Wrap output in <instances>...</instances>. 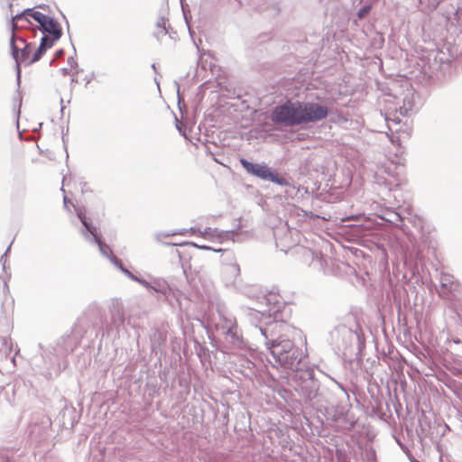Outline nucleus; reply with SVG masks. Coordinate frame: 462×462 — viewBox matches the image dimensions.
Segmentation results:
<instances>
[{"instance_id": "nucleus-12", "label": "nucleus", "mask_w": 462, "mask_h": 462, "mask_svg": "<svg viewBox=\"0 0 462 462\" xmlns=\"http://www.w3.org/2000/svg\"><path fill=\"white\" fill-rule=\"evenodd\" d=\"M370 11V7H363L358 12V17L363 18L365 14H367Z\"/></svg>"}, {"instance_id": "nucleus-14", "label": "nucleus", "mask_w": 462, "mask_h": 462, "mask_svg": "<svg viewBox=\"0 0 462 462\" xmlns=\"http://www.w3.org/2000/svg\"><path fill=\"white\" fill-rule=\"evenodd\" d=\"M69 202V199L67 197H64V205L67 207V203Z\"/></svg>"}, {"instance_id": "nucleus-7", "label": "nucleus", "mask_w": 462, "mask_h": 462, "mask_svg": "<svg viewBox=\"0 0 462 462\" xmlns=\"http://www.w3.org/2000/svg\"><path fill=\"white\" fill-rule=\"evenodd\" d=\"M269 303L273 302L274 307L270 308L267 311V316L273 318L274 322L282 320V310L285 308L284 303L278 299L275 294H269L266 298Z\"/></svg>"}, {"instance_id": "nucleus-5", "label": "nucleus", "mask_w": 462, "mask_h": 462, "mask_svg": "<svg viewBox=\"0 0 462 462\" xmlns=\"http://www.w3.org/2000/svg\"><path fill=\"white\" fill-rule=\"evenodd\" d=\"M300 125L310 122H317L326 118L328 115L327 106L318 103L299 102Z\"/></svg>"}, {"instance_id": "nucleus-13", "label": "nucleus", "mask_w": 462, "mask_h": 462, "mask_svg": "<svg viewBox=\"0 0 462 462\" xmlns=\"http://www.w3.org/2000/svg\"><path fill=\"white\" fill-rule=\"evenodd\" d=\"M102 245H103L102 249H101V247H99L100 251L102 252V254L107 255L108 251H110L109 247L106 245H105L103 242H102ZM98 246H100V245H98Z\"/></svg>"}, {"instance_id": "nucleus-4", "label": "nucleus", "mask_w": 462, "mask_h": 462, "mask_svg": "<svg viewBox=\"0 0 462 462\" xmlns=\"http://www.w3.org/2000/svg\"><path fill=\"white\" fill-rule=\"evenodd\" d=\"M273 122L286 126L300 125L299 102H286L277 106L272 115Z\"/></svg>"}, {"instance_id": "nucleus-1", "label": "nucleus", "mask_w": 462, "mask_h": 462, "mask_svg": "<svg viewBox=\"0 0 462 462\" xmlns=\"http://www.w3.org/2000/svg\"><path fill=\"white\" fill-rule=\"evenodd\" d=\"M52 46V41L48 37H42L38 48L32 43H26L23 39H15L14 36L11 41L12 54L17 62V65H31L39 60L42 53Z\"/></svg>"}, {"instance_id": "nucleus-9", "label": "nucleus", "mask_w": 462, "mask_h": 462, "mask_svg": "<svg viewBox=\"0 0 462 462\" xmlns=\"http://www.w3.org/2000/svg\"><path fill=\"white\" fill-rule=\"evenodd\" d=\"M61 72L63 73V75H69V80L71 82H73L75 79V76L78 74V67H77L75 60L73 59H71V62L69 63V68L62 69Z\"/></svg>"}, {"instance_id": "nucleus-3", "label": "nucleus", "mask_w": 462, "mask_h": 462, "mask_svg": "<svg viewBox=\"0 0 462 462\" xmlns=\"http://www.w3.org/2000/svg\"><path fill=\"white\" fill-rule=\"evenodd\" d=\"M268 347L275 360L285 368H292L299 359V351L289 339L273 340Z\"/></svg>"}, {"instance_id": "nucleus-2", "label": "nucleus", "mask_w": 462, "mask_h": 462, "mask_svg": "<svg viewBox=\"0 0 462 462\" xmlns=\"http://www.w3.org/2000/svg\"><path fill=\"white\" fill-rule=\"evenodd\" d=\"M19 21H25L28 23L36 25L43 32L48 33L49 35H45L44 37H48L50 40H51L52 44L61 36V28L59 23L52 17L48 16L39 11L27 9L23 14H16L14 17H13V28Z\"/></svg>"}, {"instance_id": "nucleus-10", "label": "nucleus", "mask_w": 462, "mask_h": 462, "mask_svg": "<svg viewBox=\"0 0 462 462\" xmlns=\"http://www.w3.org/2000/svg\"><path fill=\"white\" fill-rule=\"evenodd\" d=\"M199 236H201L203 237H214V236L220 237V235H217V231L211 230V228H207L204 232L199 231Z\"/></svg>"}, {"instance_id": "nucleus-15", "label": "nucleus", "mask_w": 462, "mask_h": 462, "mask_svg": "<svg viewBox=\"0 0 462 462\" xmlns=\"http://www.w3.org/2000/svg\"><path fill=\"white\" fill-rule=\"evenodd\" d=\"M190 233H191V234H196V230H195V229H193V228H191V229H190Z\"/></svg>"}, {"instance_id": "nucleus-11", "label": "nucleus", "mask_w": 462, "mask_h": 462, "mask_svg": "<svg viewBox=\"0 0 462 462\" xmlns=\"http://www.w3.org/2000/svg\"><path fill=\"white\" fill-rule=\"evenodd\" d=\"M187 244L191 245V246L202 249V250H214L215 252H221L222 251L221 249H212L211 247L207 246V245H198L196 243H193V242H188Z\"/></svg>"}, {"instance_id": "nucleus-8", "label": "nucleus", "mask_w": 462, "mask_h": 462, "mask_svg": "<svg viewBox=\"0 0 462 462\" xmlns=\"http://www.w3.org/2000/svg\"><path fill=\"white\" fill-rule=\"evenodd\" d=\"M78 217L80 219V221L82 222V224L86 226V228L88 229V231L94 236V239L96 241V243L97 245H100V247L102 248V241L101 239L99 238V236L97 235V232H96V228L91 226L87 219H86V217L85 215L81 212V211H79L78 212Z\"/></svg>"}, {"instance_id": "nucleus-6", "label": "nucleus", "mask_w": 462, "mask_h": 462, "mask_svg": "<svg viewBox=\"0 0 462 462\" xmlns=\"http://www.w3.org/2000/svg\"><path fill=\"white\" fill-rule=\"evenodd\" d=\"M240 163L248 173L258 178L271 180L273 181H275L277 179V175L273 173L266 165L252 163L244 158L240 159Z\"/></svg>"}]
</instances>
